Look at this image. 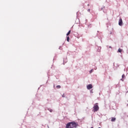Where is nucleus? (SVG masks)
<instances>
[{"instance_id": "2eb2a0df", "label": "nucleus", "mask_w": 128, "mask_h": 128, "mask_svg": "<svg viewBox=\"0 0 128 128\" xmlns=\"http://www.w3.org/2000/svg\"><path fill=\"white\" fill-rule=\"evenodd\" d=\"M122 80V82L124 81V80Z\"/></svg>"}, {"instance_id": "1a4fd4ad", "label": "nucleus", "mask_w": 128, "mask_h": 128, "mask_svg": "<svg viewBox=\"0 0 128 128\" xmlns=\"http://www.w3.org/2000/svg\"><path fill=\"white\" fill-rule=\"evenodd\" d=\"M67 42H70V37L69 36H68L67 37Z\"/></svg>"}, {"instance_id": "0eeeda50", "label": "nucleus", "mask_w": 128, "mask_h": 128, "mask_svg": "<svg viewBox=\"0 0 128 128\" xmlns=\"http://www.w3.org/2000/svg\"><path fill=\"white\" fill-rule=\"evenodd\" d=\"M122 51V49H120V48H119V49L118 50V52H121Z\"/></svg>"}, {"instance_id": "f3484780", "label": "nucleus", "mask_w": 128, "mask_h": 128, "mask_svg": "<svg viewBox=\"0 0 128 128\" xmlns=\"http://www.w3.org/2000/svg\"><path fill=\"white\" fill-rule=\"evenodd\" d=\"M94 128L92 127V128Z\"/></svg>"}, {"instance_id": "9d476101", "label": "nucleus", "mask_w": 128, "mask_h": 128, "mask_svg": "<svg viewBox=\"0 0 128 128\" xmlns=\"http://www.w3.org/2000/svg\"><path fill=\"white\" fill-rule=\"evenodd\" d=\"M57 88H60V86L58 85L56 86Z\"/></svg>"}, {"instance_id": "39448f33", "label": "nucleus", "mask_w": 128, "mask_h": 128, "mask_svg": "<svg viewBox=\"0 0 128 128\" xmlns=\"http://www.w3.org/2000/svg\"><path fill=\"white\" fill-rule=\"evenodd\" d=\"M116 118H112L111 120V122H116Z\"/></svg>"}, {"instance_id": "dca6fc26", "label": "nucleus", "mask_w": 128, "mask_h": 128, "mask_svg": "<svg viewBox=\"0 0 128 128\" xmlns=\"http://www.w3.org/2000/svg\"><path fill=\"white\" fill-rule=\"evenodd\" d=\"M110 48H112V47L110 46Z\"/></svg>"}, {"instance_id": "423d86ee", "label": "nucleus", "mask_w": 128, "mask_h": 128, "mask_svg": "<svg viewBox=\"0 0 128 128\" xmlns=\"http://www.w3.org/2000/svg\"><path fill=\"white\" fill-rule=\"evenodd\" d=\"M70 30H69L68 31V32L67 33V34H66V36H70Z\"/></svg>"}, {"instance_id": "f8f14e48", "label": "nucleus", "mask_w": 128, "mask_h": 128, "mask_svg": "<svg viewBox=\"0 0 128 128\" xmlns=\"http://www.w3.org/2000/svg\"><path fill=\"white\" fill-rule=\"evenodd\" d=\"M92 70H91L90 72V74H92Z\"/></svg>"}, {"instance_id": "7ed1b4c3", "label": "nucleus", "mask_w": 128, "mask_h": 128, "mask_svg": "<svg viewBox=\"0 0 128 128\" xmlns=\"http://www.w3.org/2000/svg\"><path fill=\"white\" fill-rule=\"evenodd\" d=\"M122 18H120V20H119V21H118V24L119 26H122Z\"/></svg>"}, {"instance_id": "9b49d317", "label": "nucleus", "mask_w": 128, "mask_h": 128, "mask_svg": "<svg viewBox=\"0 0 128 128\" xmlns=\"http://www.w3.org/2000/svg\"><path fill=\"white\" fill-rule=\"evenodd\" d=\"M125 78L124 74H123L122 75V78Z\"/></svg>"}, {"instance_id": "f257e3e1", "label": "nucleus", "mask_w": 128, "mask_h": 128, "mask_svg": "<svg viewBox=\"0 0 128 128\" xmlns=\"http://www.w3.org/2000/svg\"><path fill=\"white\" fill-rule=\"evenodd\" d=\"M78 126V124L74 122H70L66 124V128H76Z\"/></svg>"}, {"instance_id": "ddd939ff", "label": "nucleus", "mask_w": 128, "mask_h": 128, "mask_svg": "<svg viewBox=\"0 0 128 128\" xmlns=\"http://www.w3.org/2000/svg\"><path fill=\"white\" fill-rule=\"evenodd\" d=\"M64 97H65L64 94L62 95V98H64Z\"/></svg>"}, {"instance_id": "4468645a", "label": "nucleus", "mask_w": 128, "mask_h": 128, "mask_svg": "<svg viewBox=\"0 0 128 128\" xmlns=\"http://www.w3.org/2000/svg\"><path fill=\"white\" fill-rule=\"evenodd\" d=\"M88 12H90V9H88Z\"/></svg>"}, {"instance_id": "f03ea898", "label": "nucleus", "mask_w": 128, "mask_h": 128, "mask_svg": "<svg viewBox=\"0 0 128 128\" xmlns=\"http://www.w3.org/2000/svg\"><path fill=\"white\" fill-rule=\"evenodd\" d=\"M93 112H98V110H100V107H98V103H96L94 107H93Z\"/></svg>"}, {"instance_id": "20e7f679", "label": "nucleus", "mask_w": 128, "mask_h": 128, "mask_svg": "<svg viewBox=\"0 0 128 128\" xmlns=\"http://www.w3.org/2000/svg\"><path fill=\"white\" fill-rule=\"evenodd\" d=\"M87 88L88 90H90L91 88H92V84L88 85Z\"/></svg>"}, {"instance_id": "6e6552de", "label": "nucleus", "mask_w": 128, "mask_h": 128, "mask_svg": "<svg viewBox=\"0 0 128 128\" xmlns=\"http://www.w3.org/2000/svg\"><path fill=\"white\" fill-rule=\"evenodd\" d=\"M48 110L50 112H52V109H48Z\"/></svg>"}]
</instances>
